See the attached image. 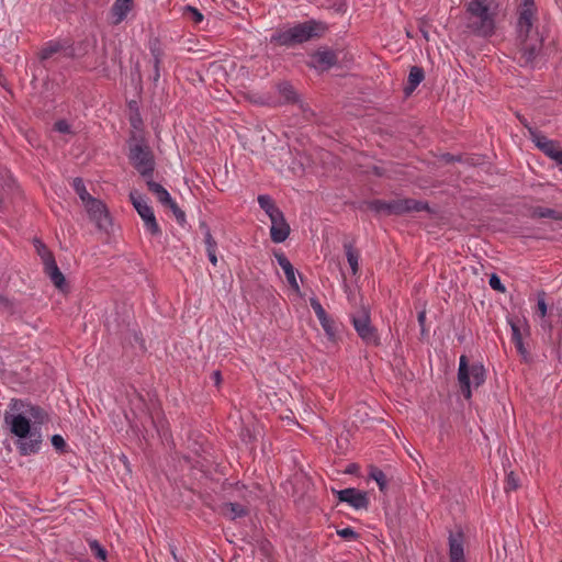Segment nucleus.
Masks as SVG:
<instances>
[{
	"label": "nucleus",
	"instance_id": "nucleus-1",
	"mask_svg": "<svg viewBox=\"0 0 562 562\" xmlns=\"http://www.w3.org/2000/svg\"><path fill=\"white\" fill-rule=\"evenodd\" d=\"M3 422L18 438L15 446L21 456H31L40 451L42 434L37 426L48 422V414L41 406L21 398H12Z\"/></svg>",
	"mask_w": 562,
	"mask_h": 562
},
{
	"label": "nucleus",
	"instance_id": "nucleus-2",
	"mask_svg": "<svg viewBox=\"0 0 562 562\" xmlns=\"http://www.w3.org/2000/svg\"><path fill=\"white\" fill-rule=\"evenodd\" d=\"M537 8L535 0H521L517 32L519 40V63L521 66L536 65L543 45V37L533 27L537 20Z\"/></svg>",
	"mask_w": 562,
	"mask_h": 562
},
{
	"label": "nucleus",
	"instance_id": "nucleus-3",
	"mask_svg": "<svg viewBox=\"0 0 562 562\" xmlns=\"http://www.w3.org/2000/svg\"><path fill=\"white\" fill-rule=\"evenodd\" d=\"M467 27L480 36L495 32L497 7L495 0H471L467 4Z\"/></svg>",
	"mask_w": 562,
	"mask_h": 562
},
{
	"label": "nucleus",
	"instance_id": "nucleus-4",
	"mask_svg": "<svg viewBox=\"0 0 562 562\" xmlns=\"http://www.w3.org/2000/svg\"><path fill=\"white\" fill-rule=\"evenodd\" d=\"M324 31L325 26L322 23L310 20L274 33L271 36V42L282 46H291L318 37L324 33Z\"/></svg>",
	"mask_w": 562,
	"mask_h": 562
},
{
	"label": "nucleus",
	"instance_id": "nucleus-5",
	"mask_svg": "<svg viewBox=\"0 0 562 562\" xmlns=\"http://www.w3.org/2000/svg\"><path fill=\"white\" fill-rule=\"evenodd\" d=\"M458 381L463 396L470 400L472 387H479L485 382V368L481 362L468 363V359L462 355L459 359Z\"/></svg>",
	"mask_w": 562,
	"mask_h": 562
},
{
	"label": "nucleus",
	"instance_id": "nucleus-6",
	"mask_svg": "<svg viewBox=\"0 0 562 562\" xmlns=\"http://www.w3.org/2000/svg\"><path fill=\"white\" fill-rule=\"evenodd\" d=\"M128 159L140 176L146 179L153 177L155 158L145 140L140 139L130 144Z\"/></svg>",
	"mask_w": 562,
	"mask_h": 562
},
{
	"label": "nucleus",
	"instance_id": "nucleus-7",
	"mask_svg": "<svg viewBox=\"0 0 562 562\" xmlns=\"http://www.w3.org/2000/svg\"><path fill=\"white\" fill-rule=\"evenodd\" d=\"M370 207L376 212L395 215L428 210L427 203L414 199L393 200L391 202L376 200L370 203Z\"/></svg>",
	"mask_w": 562,
	"mask_h": 562
},
{
	"label": "nucleus",
	"instance_id": "nucleus-8",
	"mask_svg": "<svg viewBox=\"0 0 562 562\" xmlns=\"http://www.w3.org/2000/svg\"><path fill=\"white\" fill-rule=\"evenodd\" d=\"M33 244L37 255L43 261L45 273L49 277L56 288L63 290L66 284V280L56 263L54 255L41 239L34 238Z\"/></svg>",
	"mask_w": 562,
	"mask_h": 562
},
{
	"label": "nucleus",
	"instance_id": "nucleus-9",
	"mask_svg": "<svg viewBox=\"0 0 562 562\" xmlns=\"http://www.w3.org/2000/svg\"><path fill=\"white\" fill-rule=\"evenodd\" d=\"M130 200L143 220L146 231L153 236L160 235V226L156 220L153 207L147 203L146 199L137 191H132L130 193Z\"/></svg>",
	"mask_w": 562,
	"mask_h": 562
},
{
	"label": "nucleus",
	"instance_id": "nucleus-10",
	"mask_svg": "<svg viewBox=\"0 0 562 562\" xmlns=\"http://www.w3.org/2000/svg\"><path fill=\"white\" fill-rule=\"evenodd\" d=\"M350 317L355 330L367 345L378 346L380 344L378 331L371 324L369 311L362 308L351 314Z\"/></svg>",
	"mask_w": 562,
	"mask_h": 562
},
{
	"label": "nucleus",
	"instance_id": "nucleus-11",
	"mask_svg": "<svg viewBox=\"0 0 562 562\" xmlns=\"http://www.w3.org/2000/svg\"><path fill=\"white\" fill-rule=\"evenodd\" d=\"M512 329V340L518 351V353L527 360L529 351L524 344V339L530 335L529 325L525 319L508 321Z\"/></svg>",
	"mask_w": 562,
	"mask_h": 562
},
{
	"label": "nucleus",
	"instance_id": "nucleus-12",
	"mask_svg": "<svg viewBox=\"0 0 562 562\" xmlns=\"http://www.w3.org/2000/svg\"><path fill=\"white\" fill-rule=\"evenodd\" d=\"M91 221H93L98 228L103 229L110 224V216L105 204L95 199L91 198L83 203Z\"/></svg>",
	"mask_w": 562,
	"mask_h": 562
},
{
	"label": "nucleus",
	"instance_id": "nucleus-13",
	"mask_svg": "<svg viewBox=\"0 0 562 562\" xmlns=\"http://www.w3.org/2000/svg\"><path fill=\"white\" fill-rule=\"evenodd\" d=\"M340 502L347 503L355 509H366L369 505V498L366 492L353 487L340 490L336 492Z\"/></svg>",
	"mask_w": 562,
	"mask_h": 562
},
{
	"label": "nucleus",
	"instance_id": "nucleus-14",
	"mask_svg": "<svg viewBox=\"0 0 562 562\" xmlns=\"http://www.w3.org/2000/svg\"><path fill=\"white\" fill-rule=\"evenodd\" d=\"M464 542L465 538L461 529L449 533L448 544L450 562H465Z\"/></svg>",
	"mask_w": 562,
	"mask_h": 562
},
{
	"label": "nucleus",
	"instance_id": "nucleus-15",
	"mask_svg": "<svg viewBox=\"0 0 562 562\" xmlns=\"http://www.w3.org/2000/svg\"><path fill=\"white\" fill-rule=\"evenodd\" d=\"M270 237L273 243H283L290 235V226L286 223L283 213H279L270 218Z\"/></svg>",
	"mask_w": 562,
	"mask_h": 562
},
{
	"label": "nucleus",
	"instance_id": "nucleus-16",
	"mask_svg": "<svg viewBox=\"0 0 562 562\" xmlns=\"http://www.w3.org/2000/svg\"><path fill=\"white\" fill-rule=\"evenodd\" d=\"M529 135L535 143V145L549 158L553 159L554 161L558 158V154L560 149L558 148L557 144L547 138L546 136L538 133L535 128L529 127Z\"/></svg>",
	"mask_w": 562,
	"mask_h": 562
},
{
	"label": "nucleus",
	"instance_id": "nucleus-17",
	"mask_svg": "<svg viewBox=\"0 0 562 562\" xmlns=\"http://www.w3.org/2000/svg\"><path fill=\"white\" fill-rule=\"evenodd\" d=\"M133 7L134 0H115L111 8L113 24L117 25L122 23L127 18Z\"/></svg>",
	"mask_w": 562,
	"mask_h": 562
},
{
	"label": "nucleus",
	"instance_id": "nucleus-18",
	"mask_svg": "<svg viewBox=\"0 0 562 562\" xmlns=\"http://www.w3.org/2000/svg\"><path fill=\"white\" fill-rule=\"evenodd\" d=\"M274 257H276L279 266L284 271V274H285V278H286V281H288L289 285L295 292H299L300 291V286H299V283L296 281L295 270H294L292 263L290 262V260L285 257V255L283 252H276Z\"/></svg>",
	"mask_w": 562,
	"mask_h": 562
},
{
	"label": "nucleus",
	"instance_id": "nucleus-19",
	"mask_svg": "<svg viewBox=\"0 0 562 562\" xmlns=\"http://www.w3.org/2000/svg\"><path fill=\"white\" fill-rule=\"evenodd\" d=\"M337 63V56L333 50H318L312 56L314 68L326 70Z\"/></svg>",
	"mask_w": 562,
	"mask_h": 562
},
{
	"label": "nucleus",
	"instance_id": "nucleus-20",
	"mask_svg": "<svg viewBox=\"0 0 562 562\" xmlns=\"http://www.w3.org/2000/svg\"><path fill=\"white\" fill-rule=\"evenodd\" d=\"M222 514L229 520H236L248 515V508L239 503L227 502L221 507Z\"/></svg>",
	"mask_w": 562,
	"mask_h": 562
},
{
	"label": "nucleus",
	"instance_id": "nucleus-21",
	"mask_svg": "<svg viewBox=\"0 0 562 562\" xmlns=\"http://www.w3.org/2000/svg\"><path fill=\"white\" fill-rule=\"evenodd\" d=\"M146 184L148 190L157 198V200L164 205L167 206L170 204L173 199L169 194V192L164 188L160 183L155 182L151 177L146 179Z\"/></svg>",
	"mask_w": 562,
	"mask_h": 562
},
{
	"label": "nucleus",
	"instance_id": "nucleus-22",
	"mask_svg": "<svg viewBox=\"0 0 562 562\" xmlns=\"http://www.w3.org/2000/svg\"><path fill=\"white\" fill-rule=\"evenodd\" d=\"M425 74L423 68L414 66L409 70L407 86L405 87L406 94H411L424 80Z\"/></svg>",
	"mask_w": 562,
	"mask_h": 562
},
{
	"label": "nucleus",
	"instance_id": "nucleus-23",
	"mask_svg": "<svg viewBox=\"0 0 562 562\" xmlns=\"http://www.w3.org/2000/svg\"><path fill=\"white\" fill-rule=\"evenodd\" d=\"M258 203H259L260 207L267 213L269 218L281 213V211L273 203L272 199L267 194L259 195Z\"/></svg>",
	"mask_w": 562,
	"mask_h": 562
},
{
	"label": "nucleus",
	"instance_id": "nucleus-24",
	"mask_svg": "<svg viewBox=\"0 0 562 562\" xmlns=\"http://www.w3.org/2000/svg\"><path fill=\"white\" fill-rule=\"evenodd\" d=\"M532 216L538 218H553L555 221H562V213L549 207H535L532 210Z\"/></svg>",
	"mask_w": 562,
	"mask_h": 562
},
{
	"label": "nucleus",
	"instance_id": "nucleus-25",
	"mask_svg": "<svg viewBox=\"0 0 562 562\" xmlns=\"http://www.w3.org/2000/svg\"><path fill=\"white\" fill-rule=\"evenodd\" d=\"M345 250L351 271L356 274L359 270V254L352 245H345Z\"/></svg>",
	"mask_w": 562,
	"mask_h": 562
},
{
	"label": "nucleus",
	"instance_id": "nucleus-26",
	"mask_svg": "<svg viewBox=\"0 0 562 562\" xmlns=\"http://www.w3.org/2000/svg\"><path fill=\"white\" fill-rule=\"evenodd\" d=\"M369 475L372 480H374L376 482L381 492H384L386 490V487H387L386 475L384 474V472L381 469H379L376 467H371Z\"/></svg>",
	"mask_w": 562,
	"mask_h": 562
},
{
	"label": "nucleus",
	"instance_id": "nucleus-27",
	"mask_svg": "<svg viewBox=\"0 0 562 562\" xmlns=\"http://www.w3.org/2000/svg\"><path fill=\"white\" fill-rule=\"evenodd\" d=\"M63 48V45L59 42L50 41L45 44L40 53L41 59H48L54 54L58 53Z\"/></svg>",
	"mask_w": 562,
	"mask_h": 562
},
{
	"label": "nucleus",
	"instance_id": "nucleus-28",
	"mask_svg": "<svg viewBox=\"0 0 562 562\" xmlns=\"http://www.w3.org/2000/svg\"><path fill=\"white\" fill-rule=\"evenodd\" d=\"M72 187L76 193L79 195L82 203L87 202L92 195L87 191L86 186L81 178H75L72 180Z\"/></svg>",
	"mask_w": 562,
	"mask_h": 562
},
{
	"label": "nucleus",
	"instance_id": "nucleus-29",
	"mask_svg": "<svg viewBox=\"0 0 562 562\" xmlns=\"http://www.w3.org/2000/svg\"><path fill=\"white\" fill-rule=\"evenodd\" d=\"M279 93L281 97L288 101H295L296 100V93L293 89V87L288 82H282L278 86Z\"/></svg>",
	"mask_w": 562,
	"mask_h": 562
},
{
	"label": "nucleus",
	"instance_id": "nucleus-30",
	"mask_svg": "<svg viewBox=\"0 0 562 562\" xmlns=\"http://www.w3.org/2000/svg\"><path fill=\"white\" fill-rule=\"evenodd\" d=\"M323 7H326L336 13H345L347 10V3L345 0H327V3L323 4Z\"/></svg>",
	"mask_w": 562,
	"mask_h": 562
},
{
	"label": "nucleus",
	"instance_id": "nucleus-31",
	"mask_svg": "<svg viewBox=\"0 0 562 562\" xmlns=\"http://www.w3.org/2000/svg\"><path fill=\"white\" fill-rule=\"evenodd\" d=\"M310 304L315 312V315L318 321H325V317L328 316L321 302L316 297L310 299Z\"/></svg>",
	"mask_w": 562,
	"mask_h": 562
},
{
	"label": "nucleus",
	"instance_id": "nucleus-32",
	"mask_svg": "<svg viewBox=\"0 0 562 562\" xmlns=\"http://www.w3.org/2000/svg\"><path fill=\"white\" fill-rule=\"evenodd\" d=\"M310 304L315 312V315L318 321H325V317L328 316L321 302L316 297L310 299Z\"/></svg>",
	"mask_w": 562,
	"mask_h": 562
},
{
	"label": "nucleus",
	"instance_id": "nucleus-33",
	"mask_svg": "<svg viewBox=\"0 0 562 562\" xmlns=\"http://www.w3.org/2000/svg\"><path fill=\"white\" fill-rule=\"evenodd\" d=\"M310 304L315 312V315L318 321H325V317L328 316L321 302L316 297L310 299Z\"/></svg>",
	"mask_w": 562,
	"mask_h": 562
},
{
	"label": "nucleus",
	"instance_id": "nucleus-34",
	"mask_svg": "<svg viewBox=\"0 0 562 562\" xmlns=\"http://www.w3.org/2000/svg\"><path fill=\"white\" fill-rule=\"evenodd\" d=\"M546 294L544 292H541L538 294V297H537V314L539 315V317L541 319H544V317L547 316V303H546Z\"/></svg>",
	"mask_w": 562,
	"mask_h": 562
},
{
	"label": "nucleus",
	"instance_id": "nucleus-35",
	"mask_svg": "<svg viewBox=\"0 0 562 562\" xmlns=\"http://www.w3.org/2000/svg\"><path fill=\"white\" fill-rule=\"evenodd\" d=\"M519 487V480L514 472H509L505 481V492L516 491Z\"/></svg>",
	"mask_w": 562,
	"mask_h": 562
},
{
	"label": "nucleus",
	"instance_id": "nucleus-36",
	"mask_svg": "<svg viewBox=\"0 0 562 562\" xmlns=\"http://www.w3.org/2000/svg\"><path fill=\"white\" fill-rule=\"evenodd\" d=\"M151 54L154 57V81H158L160 78V64H161V54L159 49H151Z\"/></svg>",
	"mask_w": 562,
	"mask_h": 562
},
{
	"label": "nucleus",
	"instance_id": "nucleus-37",
	"mask_svg": "<svg viewBox=\"0 0 562 562\" xmlns=\"http://www.w3.org/2000/svg\"><path fill=\"white\" fill-rule=\"evenodd\" d=\"M204 243H205V246H206V252L207 251H212V250H216L217 243L213 238L210 228L207 226H205V225H204Z\"/></svg>",
	"mask_w": 562,
	"mask_h": 562
},
{
	"label": "nucleus",
	"instance_id": "nucleus-38",
	"mask_svg": "<svg viewBox=\"0 0 562 562\" xmlns=\"http://www.w3.org/2000/svg\"><path fill=\"white\" fill-rule=\"evenodd\" d=\"M90 549L95 555V558H98L101 561H105L106 551L97 540L90 542Z\"/></svg>",
	"mask_w": 562,
	"mask_h": 562
},
{
	"label": "nucleus",
	"instance_id": "nucleus-39",
	"mask_svg": "<svg viewBox=\"0 0 562 562\" xmlns=\"http://www.w3.org/2000/svg\"><path fill=\"white\" fill-rule=\"evenodd\" d=\"M319 323H321L324 331L326 333V335L329 338H333L336 334L334 321L329 316H326L325 321H319Z\"/></svg>",
	"mask_w": 562,
	"mask_h": 562
},
{
	"label": "nucleus",
	"instance_id": "nucleus-40",
	"mask_svg": "<svg viewBox=\"0 0 562 562\" xmlns=\"http://www.w3.org/2000/svg\"><path fill=\"white\" fill-rule=\"evenodd\" d=\"M167 207H169L172 211L178 222H183L186 220L184 212L178 206L175 200L170 204H168Z\"/></svg>",
	"mask_w": 562,
	"mask_h": 562
},
{
	"label": "nucleus",
	"instance_id": "nucleus-41",
	"mask_svg": "<svg viewBox=\"0 0 562 562\" xmlns=\"http://www.w3.org/2000/svg\"><path fill=\"white\" fill-rule=\"evenodd\" d=\"M54 130L61 134H70L71 133V127L66 120H58L54 124Z\"/></svg>",
	"mask_w": 562,
	"mask_h": 562
},
{
	"label": "nucleus",
	"instance_id": "nucleus-42",
	"mask_svg": "<svg viewBox=\"0 0 562 562\" xmlns=\"http://www.w3.org/2000/svg\"><path fill=\"white\" fill-rule=\"evenodd\" d=\"M337 535L347 540H356L358 537L357 532L350 527L337 530Z\"/></svg>",
	"mask_w": 562,
	"mask_h": 562
},
{
	"label": "nucleus",
	"instance_id": "nucleus-43",
	"mask_svg": "<svg viewBox=\"0 0 562 562\" xmlns=\"http://www.w3.org/2000/svg\"><path fill=\"white\" fill-rule=\"evenodd\" d=\"M488 283H490V286L493 290H496V291H499V292H504L505 291V286L502 284L501 279L496 274H492L491 276Z\"/></svg>",
	"mask_w": 562,
	"mask_h": 562
},
{
	"label": "nucleus",
	"instance_id": "nucleus-44",
	"mask_svg": "<svg viewBox=\"0 0 562 562\" xmlns=\"http://www.w3.org/2000/svg\"><path fill=\"white\" fill-rule=\"evenodd\" d=\"M187 11L195 23H201L203 21V14L196 8L188 5Z\"/></svg>",
	"mask_w": 562,
	"mask_h": 562
},
{
	"label": "nucleus",
	"instance_id": "nucleus-45",
	"mask_svg": "<svg viewBox=\"0 0 562 562\" xmlns=\"http://www.w3.org/2000/svg\"><path fill=\"white\" fill-rule=\"evenodd\" d=\"M52 445L57 450H64V448L66 447V441L60 435H54L52 437Z\"/></svg>",
	"mask_w": 562,
	"mask_h": 562
},
{
	"label": "nucleus",
	"instance_id": "nucleus-46",
	"mask_svg": "<svg viewBox=\"0 0 562 562\" xmlns=\"http://www.w3.org/2000/svg\"><path fill=\"white\" fill-rule=\"evenodd\" d=\"M417 319H418V323H419V325L422 327V333H424L425 331L424 327H425V322H426V312L425 311H420L418 313Z\"/></svg>",
	"mask_w": 562,
	"mask_h": 562
},
{
	"label": "nucleus",
	"instance_id": "nucleus-47",
	"mask_svg": "<svg viewBox=\"0 0 562 562\" xmlns=\"http://www.w3.org/2000/svg\"><path fill=\"white\" fill-rule=\"evenodd\" d=\"M211 378L216 386L222 383V375L220 371H214Z\"/></svg>",
	"mask_w": 562,
	"mask_h": 562
},
{
	"label": "nucleus",
	"instance_id": "nucleus-48",
	"mask_svg": "<svg viewBox=\"0 0 562 562\" xmlns=\"http://www.w3.org/2000/svg\"><path fill=\"white\" fill-rule=\"evenodd\" d=\"M210 262L215 267L217 265L216 250L207 251Z\"/></svg>",
	"mask_w": 562,
	"mask_h": 562
},
{
	"label": "nucleus",
	"instance_id": "nucleus-49",
	"mask_svg": "<svg viewBox=\"0 0 562 562\" xmlns=\"http://www.w3.org/2000/svg\"><path fill=\"white\" fill-rule=\"evenodd\" d=\"M519 121H520V122H521V124H524V126H525V127H527V130L529 131V127H530V126H529V124H528L527 120H526V119H522V117H519Z\"/></svg>",
	"mask_w": 562,
	"mask_h": 562
},
{
	"label": "nucleus",
	"instance_id": "nucleus-50",
	"mask_svg": "<svg viewBox=\"0 0 562 562\" xmlns=\"http://www.w3.org/2000/svg\"><path fill=\"white\" fill-rule=\"evenodd\" d=\"M559 165H562V150L560 149L559 154H558V158L555 160Z\"/></svg>",
	"mask_w": 562,
	"mask_h": 562
},
{
	"label": "nucleus",
	"instance_id": "nucleus-51",
	"mask_svg": "<svg viewBox=\"0 0 562 562\" xmlns=\"http://www.w3.org/2000/svg\"><path fill=\"white\" fill-rule=\"evenodd\" d=\"M0 301H4L2 296H0Z\"/></svg>",
	"mask_w": 562,
	"mask_h": 562
},
{
	"label": "nucleus",
	"instance_id": "nucleus-52",
	"mask_svg": "<svg viewBox=\"0 0 562 562\" xmlns=\"http://www.w3.org/2000/svg\"><path fill=\"white\" fill-rule=\"evenodd\" d=\"M560 562H562V560Z\"/></svg>",
	"mask_w": 562,
	"mask_h": 562
}]
</instances>
